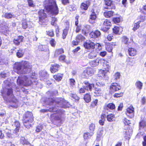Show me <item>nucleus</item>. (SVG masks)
Returning a JSON list of instances; mask_svg holds the SVG:
<instances>
[{"label":"nucleus","mask_w":146,"mask_h":146,"mask_svg":"<svg viewBox=\"0 0 146 146\" xmlns=\"http://www.w3.org/2000/svg\"><path fill=\"white\" fill-rule=\"evenodd\" d=\"M4 84L6 86L5 89H4L3 92H2L3 98L5 100L9 101V108H17L19 106V104L13 94L11 88L12 86L11 84V83H9L8 80H6L4 82Z\"/></svg>","instance_id":"obj_1"},{"label":"nucleus","mask_w":146,"mask_h":146,"mask_svg":"<svg viewBox=\"0 0 146 146\" xmlns=\"http://www.w3.org/2000/svg\"><path fill=\"white\" fill-rule=\"evenodd\" d=\"M63 102V104L60 105L59 106L62 107L64 108H66L68 107V103L64 99L62 98L55 99L54 98H49L48 100L46 102V103L50 106H52V108H50L48 109L45 110L42 109L40 110V111L42 112H45L48 111L52 112H55L58 111V109L56 106V104L57 103Z\"/></svg>","instance_id":"obj_2"},{"label":"nucleus","mask_w":146,"mask_h":146,"mask_svg":"<svg viewBox=\"0 0 146 146\" xmlns=\"http://www.w3.org/2000/svg\"><path fill=\"white\" fill-rule=\"evenodd\" d=\"M36 79L35 73H33L31 77L23 75L18 77L17 80V84L20 88H22L24 86H30L33 82H35Z\"/></svg>","instance_id":"obj_3"},{"label":"nucleus","mask_w":146,"mask_h":146,"mask_svg":"<svg viewBox=\"0 0 146 146\" xmlns=\"http://www.w3.org/2000/svg\"><path fill=\"white\" fill-rule=\"evenodd\" d=\"M31 67L28 61H25L21 63L16 64L13 68L15 72L19 74H21L29 72L31 70Z\"/></svg>","instance_id":"obj_4"},{"label":"nucleus","mask_w":146,"mask_h":146,"mask_svg":"<svg viewBox=\"0 0 146 146\" xmlns=\"http://www.w3.org/2000/svg\"><path fill=\"white\" fill-rule=\"evenodd\" d=\"M44 3L47 4L45 9L47 12L55 15L58 14V10L54 0H46Z\"/></svg>","instance_id":"obj_5"},{"label":"nucleus","mask_w":146,"mask_h":146,"mask_svg":"<svg viewBox=\"0 0 146 146\" xmlns=\"http://www.w3.org/2000/svg\"><path fill=\"white\" fill-rule=\"evenodd\" d=\"M33 121L32 113L30 112H27L23 117V123L25 126L27 128L31 126V123Z\"/></svg>","instance_id":"obj_6"},{"label":"nucleus","mask_w":146,"mask_h":146,"mask_svg":"<svg viewBox=\"0 0 146 146\" xmlns=\"http://www.w3.org/2000/svg\"><path fill=\"white\" fill-rule=\"evenodd\" d=\"M44 10H41L38 13L39 16V23L40 24H46L48 21L46 14L44 13Z\"/></svg>","instance_id":"obj_7"},{"label":"nucleus","mask_w":146,"mask_h":146,"mask_svg":"<svg viewBox=\"0 0 146 146\" xmlns=\"http://www.w3.org/2000/svg\"><path fill=\"white\" fill-rule=\"evenodd\" d=\"M63 103H60V102H58V103H57L56 104V108H58V111L56 112H57V113H58V115L56 114H53L51 115V117H54V119L56 120H60L61 118V114L62 113V112H61V110H60V109H59V108H62V107H60L59 106L61 104H63Z\"/></svg>","instance_id":"obj_8"},{"label":"nucleus","mask_w":146,"mask_h":146,"mask_svg":"<svg viewBox=\"0 0 146 146\" xmlns=\"http://www.w3.org/2000/svg\"><path fill=\"white\" fill-rule=\"evenodd\" d=\"M139 133L137 134L138 135H142L145 131L146 127V121L145 120H142L139 124Z\"/></svg>","instance_id":"obj_9"},{"label":"nucleus","mask_w":146,"mask_h":146,"mask_svg":"<svg viewBox=\"0 0 146 146\" xmlns=\"http://www.w3.org/2000/svg\"><path fill=\"white\" fill-rule=\"evenodd\" d=\"M121 89V86L117 83H113L110 86V92L112 94L115 91L120 90Z\"/></svg>","instance_id":"obj_10"},{"label":"nucleus","mask_w":146,"mask_h":146,"mask_svg":"<svg viewBox=\"0 0 146 146\" xmlns=\"http://www.w3.org/2000/svg\"><path fill=\"white\" fill-rule=\"evenodd\" d=\"M95 44L90 40H87L84 43V46L85 48L87 49H94Z\"/></svg>","instance_id":"obj_11"},{"label":"nucleus","mask_w":146,"mask_h":146,"mask_svg":"<svg viewBox=\"0 0 146 146\" xmlns=\"http://www.w3.org/2000/svg\"><path fill=\"white\" fill-rule=\"evenodd\" d=\"M111 23L110 21L107 19L105 20L103 25L102 27V30L104 32L107 31L109 29V26H110Z\"/></svg>","instance_id":"obj_12"},{"label":"nucleus","mask_w":146,"mask_h":146,"mask_svg":"<svg viewBox=\"0 0 146 146\" xmlns=\"http://www.w3.org/2000/svg\"><path fill=\"white\" fill-rule=\"evenodd\" d=\"M127 115L130 118L133 117L134 113V109L132 106H130L125 111Z\"/></svg>","instance_id":"obj_13"},{"label":"nucleus","mask_w":146,"mask_h":146,"mask_svg":"<svg viewBox=\"0 0 146 146\" xmlns=\"http://www.w3.org/2000/svg\"><path fill=\"white\" fill-rule=\"evenodd\" d=\"M100 61L101 63L104 64L103 65L104 69V70L107 72H109L110 69V66L109 65V63L104 59H101Z\"/></svg>","instance_id":"obj_14"},{"label":"nucleus","mask_w":146,"mask_h":146,"mask_svg":"<svg viewBox=\"0 0 146 146\" xmlns=\"http://www.w3.org/2000/svg\"><path fill=\"white\" fill-rule=\"evenodd\" d=\"M104 8L107 9H115V7L112 4V1L110 0H105Z\"/></svg>","instance_id":"obj_15"},{"label":"nucleus","mask_w":146,"mask_h":146,"mask_svg":"<svg viewBox=\"0 0 146 146\" xmlns=\"http://www.w3.org/2000/svg\"><path fill=\"white\" fill-rule=\"evenodd\" d=\"M90 14L89 21L90 23H92L94 22V21L97 18V15L94 10L93 9L91 11Z\"/></svg>","instance_id":"obj_16"},{"label":"nucleus","mask_w":146,"mask_h":146,"mask_svg":"<svg viewBox=\"0 0 146 146\" xmlns=\"http://www.w3.org/2000/svg\"><path fill=\"white\" fill-rule=\"evenodd\" d=\"M84 88L85 90H89L91 91L92 88L94 87V84H90L88 82L85 81L84 82Z\"/></svg>","instance_id":"obj_17"},{"label":"nucleus","mask_w":146,"mask_h":146,"mask_svg":"<svg viewBox=\"0 0 146 146\" xmlns=\"http://www.w3.org/2000/svg\"><path fill=\"white\" fill-rule=\"evenodd\" d=\"M132 133V130L131 129L125 130L123 132V135L124 137H125L126 139H127L128 138H129L128 136H130L131 135Z\"/></svg>","instance_id":"obj_18"},{"label":"nucleus","mask_w":146,"mask_h":146,"mask_svg":"<svg viewBox=\"0 0 146 146\" xmlns=\"http://www.w3.org/2000/svg\"><path fill=\"white\" fill-rule=\"evenodd\" d=\"M31 27V23L29 21H27L25 20L23 21L22 27L24 29L28 28H30Z\"/></svg>","instance_id":"obj_19"},{"label":"nucleus","mask_w":146,"mask_h":146,"mask_svg":"<svg viewBox=\"0 0 146 146\" xmlns=\"http://www.w3.org/2000/svg\"><path fill=\"white\" fill-rule=\"evenodd\" d=\"M20 125V123L19 121L15 120L14 121V122L13 124H12V126L15 127L14 131V133L15 134H17L19 132Z\"/></svg>","instance_id":"obj_20"},{"label":"nucleus","mask_w":146,"mask_h":146,"mask_svg":"<svg viewBox=\"0 0 146 146\" xmlns=\"http://www.w3.org/2000/svg\"><path fill=\"white\" fill-rule=\"evenodd\" d=\"M100 32L98 31H96L94 32H92L90 33V37L93 38L99 37L100 35Z\"/></svg>","instance_id":"obj_21"},{"label":"nucleus","mask_w":146,"mask_h":146,"mask_svg":"<svg viewBox=\"0 0 146 146\" xmlns=\"http://www.w3.org/2000/svg\"><path fill=\"white\" fill-rule=\"evenodd\" d=\"M59 69V66L56 64H54L52 65L50 68V71L52 73H54L57 71Z\"/></svg>","instance_id":"obj_22"},{"label":"nucleus","mask_w":146,"mask_h":146,"mask_svg":"<svg viewBox=\"0 0 146 146\" xmlns=\"http://www.w3.org/2000/svg\"><path fill=\"white\" fill-rule=\"evenodd\" d=\"M97 54V52L96 50L92 51L88 55V57L90 59H93L96 57Z\"/></svg>","instance_id":"obj_23"},{"label":"nucleus","mask_w":146,"mask_h":146,"mask_svg":"<svg viewBox=\"0 0 146 146\" xmlns=\"http://www.w3.org/2000/svg\"><path fill=\"white\" fill-rule=\"evenodd\" d=\"M128 52L129 55L131 56H133L136 55L137 50L134 48H129L128 49Z\"/></svg>","instance_id":"obj_24"},{"label":"nucleus","mask_w":146,"mask_h":146,"mask_svg":"<svg viewBox=\"0 0 146 146\" xmlns=\"http://www.w3.org/2000/svg\"><path fill=\"white\" fill-rule=\"evenodd\" d=\"M113 31L114 33L115 34H119L122 31V28L117 26L113 28Z\"/></svg>","instance_id":"obj_25"},{"label":"nucleus","mask_w":146,"mask_h":146,"mask_svg":"<svg viewBox=\"0 0 146 146\" xmlns=\"http://www.w3.org/2000/svg\"><path fill=\"white\" fill-rule=\"evenodd\" d=\"M90 4V2L89 1H87L86 3H82L81 5V7L82 9L87 10L88 7Z\"/></svg>","instance_id":"obj_26"},{"label":"nucleus","mask_w":146,"mask_h":146,"mask_svg":"<svg viewBox=\"0 0 146 146\" xmlns=\"http://www.w3.org/2000/svg\"><path fill=\"white\" fill-rule=\"evenodd\" d=\"M23 37L22 36H19L17 39H15L14 40V43L16 45H18L20 42L23 41Z\"/></svg>","instance_id":"obj_27"},{"label":"nucleus","mask_w":146,"mask_h":146,"mask_svg":"<svg viewBox=\"0 0 146 146\" xmlns=\"http://www.w3.org/2000/svg\"><path fill=\"white\" fill-rule=\"evenodd\" d=\"M114 14V12L112 11H107L104 13V15L107 18L110 17L112 16Z\"/></svg>","instance_id":"obj_28"},{"label":"nucleus","mask_w":146,"mask_h":146,"mask_svg":"<svg viewBox=\"0 0 146 146\" xmlns=\"http://www.w3.org/2000/svg\"><path fill=\"white\" fill-rule=\"evenodd\" d=\"M24 53V52L23 49H19L17 52L16 55L19 58H22L23 57Z\"/></svg>","instance_id":"obj_29"},{"label":"nucleus","mask_w":146,"mask_h":146,"mask_svg":"<svg viewBox=\"0 0 146 146\" xmlns=\"http://www.w3.org/2000/svg\"><path fill=\"white\" fill-rule=\"evenodd\" d=\"M107 72L104 70L100 69L99 70L98 75L99 77H101L102 78L104 77Z\"/></svg>","instance_id":"obj_30"},{"label":"nucleus","mask_w":146,"mask_h":146,"mask_svg":"<svg viewBox=\"0 0 146 146\" xmlns=\"http://www.w3.org/2000/svg\"><path fill=\"white\" fill-rule=\"evenodd\" d=\"M120 73L118 72H116L114 74L112 80L113 82L116 81L120 78Z\"/></svg>","instance_id":"obj_31"},{"label":"nucleus","mask_w":146,"mask_h":146,"mask_svg":"<svg viewBox=\"0 0 146 146\" xmlns=\"http://www.w3.org/2000/svg\"><path fill=\"white\" fill-rule=\"evenodd\" d=\"M141 21H135L134 24V26L133 29L134 31H135L137 30L139 27V24H140Z\"/></svg>","instance_id":"obj_32"},{"label":"nucleus","mask_w":146,"mask_h":146,"mask_svg":"<svg viewBox=\"0 0 146 146\" xmlns=\"http://www.w3.org/2000/svg\"><path fill=\"white\" fill-rule=\"evenodd\" d=\"M62 74H58L53 76V78L57 81H59L61 80L62 78Z\"/></svg>","instance_id":"obj_33"},{"label":"nucleus","mask_w":146,"mask_h":146,"mask_svg":"<svg viewBox=\"0 0 146 146\" xmlns=\"http://www.w3.org/2000/svg\"><path fill=\"white\" fill-rule=\"evenodd\" d=\"M135 86L137 88L141 90L142 89L143 83L140 81H137L135 83Z\"/></svg>","instance_id":"obj_34"},{"label":"nucleus","mask_w":146,"mask_h":146,"mask_svg":"<svg viewBox=\"0 0 146 146\" xmlns=\"http://www.w3.org/2000/svg\"><path fill=\"white\" fill-rule=\"evenodd\" d=\"M93 134V132L85 133L84 135V138L85 139H88L90 138Z\"/></svg>","instance_id":"obj_35"},{"label":"nucleus","mask_w":146,"mask_h":146,"mask_svg":"<svg viewBox=\"0 0 146 146\" xmlns=\"http://www.w3.org/2000/svg\"><path fill=\"white\" fill-rule=\"evenodd\" d=\"M84 99L86 102H89L91 100L90 95L88 94H86L84 96Z\"/></svg>","instance_id":"obj_36"},{"label":"nucleus","mask_w":146,"mask_h":146,"mask_svg":"<svg viewBox=\"0 0 146 146\" xmlns=\"http://www.w3.org/2000/svg\"><path fill=\"white\" fill-rule=\"evenodd\" d=\"M94 93L95 96H100L102 94V91L100 88H96L95 89Z\"/></svg>","instance_id":"obj_37"},{"label":"nucleus","mask_w":146,"mask_h":146,"mask_svg":"<svg viewBox=\"0 0 146 146\" xmlns=\"http://www.w3.org/2000/svg\"><path fill=\"white\" fill-rule=\"evenodd\" d=\"M115 106L113 103L108 104L106 107V109L108 110L109 109L113 110L115 109Z\"/></svg>","instance_id":"obj_38"},{"label":"nucleus","mask_w":146,"mask_h":146,"mask_svg":"<svg viewBox=\"0 0 146 146\" xmlns=\"http://www.w3.org/2000/svg\"><path fill=\"white\" fill-rule=\"evenodd\" d=\"M114 115L111 114L108 115L107 116V119L108 121L110 122H111L113 120Z\"/></svg>","instance_id":"obj_39"},{"label":"nucleus","mask_w":146,"mask_h":146,"mask_svg":"<svg viewBox=\"0 0 146 146\" xmlns=\"http://www.w3.org/2000/svg\"><path fill=\"white\" fill-rule=\"evenodd\" d=\"M64 52L62 48L56 50L55 53V56H58L59 54L63 53Z\"/></svg>","instance_id":"obj_40"},{"label":"nucleus","mask_w":146,"mask_h":146,"mask_svg":"<svg viewBox=\"0 0 146 146\" xmlns=\"http://www.w3.org/2000/svg\"><path fill=\"white\" fill-rule=\"evenodd\" d=\"M21 143L23 145L30 144L29 142L25 139V138L23 137H21L20 140Z\"/></svg>","instance_id":"obj_41"},{"label":"nucleus","mask_w":146,"mask_h":146,"mask_svg":"<svg viewBox=\"0 0 146 146\" xmlns=\"http://www.w3.org/2000/svg\"><path fill=\"white\" fill-rule=\"evenodd\" d=\"M90 27L89 25H86L84 26V29H82L83 32H84V33L88 32V31L90 30Z\"/></svg>","instance_id":"obj_42"},{"label":"nucleus","mask_w":146,"mask_h":146,"mask_svg":"<svg viewBox=\"0 0 146 146\" xmlns=\"http://www.w3.org/2000/svg\"><path fill=\"white\" fill-rule=\"evenodd\" d=\"M99 60L98 59H97L95 60L92 61L91 62V64L93 66H95L98 65L99 63Z\"/></svg>","instance_id":"obj_43"},{"label":"nucleus","mask_w":146,"mask_h":146,"mask_svg":"<svg viewBox=\"0 0 146 146\" xmlns=\"http://www.w3.org/2000/svg\"><path fill=\"white\" fill-rule=\"evenodd\" d=\"M0 27L1 28V31L2 33H6L7 32V27L4 25V27H3V25H0Z\"/></svg>","instance_id":"obj_44"},{"label":"nucleus","mask_w":146,"mask_h":146,"mask_svg":"<svg viewBox=\"0 0 146 146\" xmlns=\"http://www.w3.org/2000/svg\"><path fill=\"white\" fill-rule=\"evenodd\" d=\"M128 40L129 39L125 36H124L122 38V42L125 44H129Z\"/></svg>","instance_id":"obj_45"},{"label":"nucleus","mask_w":146,"mask_h":146,"mask_svg":"<svg viewBox=\"0 0 146 146\" xmlns=\"http://www.w3.org/2000/svg\"><path fill=\"white\" fill-rule=\"evenodd\" d=\"M11 131L10 130L6 129L5 132L6 133L7 136L9 138H13V135L10 133Z\"/></svg>","instance_id":"obj_46"},{"label":"nucleus","mask_w":146,"mask_h":146,"mask_svg":"<svg viewBox=\"0 0 146 146\" xmlns=\"http://www.w3.org/2000/svg\"><path fill=\"white\" fill-rule=\"evenodd\" d=\"M88 76V74L87 73V70L86 69L84 70V72L82 73L81 76L82 78H87Z\"/></svg>","instance_id":"obj_47"},{"label":"nucleus","mask_w":146,"mask_h":146,"mask_svg":"<svg viewBox=\"0 0 146 146\" xmlns=\"http://www.w3.org/2000/svg\"><path fill=\"white\" fill-rule=\"evenodd\" d=\"M14 15L11 14V13H6L4 15V17L7 19H10L13 17Z\"/></svg>","instance_id":"obj_48"},{"label":"nucleus","mask_w":146,"mask_h":146,"mask_svg":"<svg viewBox=\"0 0 146 146\" xmlns=\"http://www.w3.org/2000/svg\"><path fill=\"white\" fill-rule=\"evenodd\" d=\"M52 20L51 22V25L54 26H56V25L57 22L56 18L55 17H52Z\"/></svg>","instance_id":"obj_49"},{"label":"nucleus","mask_w":146,"mask_h":146,"mask_svg":"<svg viewBox=\"0 0 146 146\" xmlns=\"http://www.w3.org/2000/svg\"><path fill=\"white\" fill-rule=\"evenodd\" d=\"M85 39V38L81 35H79L77 36L76 38V40L79 41L80 42V41H82Z\"/></svg>","instance_id":"obj_50"},{"label":"nucleus","mask_w":146,"mask_h":146,"mask_svg":"<svg viewBox=\"0 0 146 146\" xmlns=\"http://www.w3.org/2000/svg\"><path fill=\"white\" fill-rule=\"evenodd\" d=\"M40 79L41 80H43L44 79H46L48 77V75L47 73L45 72H43L42 75H41Z\"/></svg>","instance_id":"obj_51"},{"label":"nucleus","mask_w":146,"mask_h":146,"mask_svg":"<svg viewBox=\"0 0 146 146\" xmlns=\"http://www.w3.org/2000/svg\"><path fill=\"white\" fill-rule=\"evenodd\" d=\"M120 21V18L119 17L114 18H113V21L115 23H119Z\"/></svg>","instance_id":"obj_52"},{"label":"nucleus","mask_w":146,"mask_h":146,"mask_svg":"<svg viewBox=\"0 0 146 146\" xmlns=\"http://www.w3.org/2000/svg\"><path fill=\"white\" fill-rule=\"evenodd\" d=\"M42 129V126L39 125L36 127V132L38 133L41 131Z\"/></svg>","instance_id":"obj_53"},{"label":"nucleus","mask_w":146,"mask_h":146,"mask_svg":"<svg viewBox=\"0 0 146 146\" xmlns=\"http://www.w3.org/2000/svg\"><path fill=\"white\" fill-rule=\"evenodd\" d=\"M50 44L51 46L53 47H54L56 44V42L54 39L52 38L50 41Z\"/></svg>","instance_id":"obj_54"},{"label":"nucleus","mask_w":146,"mask_h":146,"mask_svg":"<svg viewBox=\"0 0 146 146\" xmlns=\"http://www.w3.org/2000/svg\"><path fill=\"white\" fill-rule=\"evenodd\" d=\"M68 30L67 29H64L63 31V39L65 38L66 36L67 35Z\"/></svg>","instance_id":"obj_55"},{"label":"nucleus","mask_w":146,"mask_h":146,"mask_svg":"<svg viewBox=\"0 0 146 146\" xmlns=\"http://www.w3.org/2000/svg\"><path fill=\"white\" fill-rule=\"evenodd\" d=\"M98 100L97 99H95L92 102L91 104L92 106L93 107L96 106L97 105Z\"/></svg>","instance_id":"obj_56"},{"label":"nucleus","mask_w":146,"mask_h":146,"mask_svg":"<svg viewBox=\"0 0 146 146\" xmlns=\"http://www.w3.org/2000/svg\"><path fill=\"white\" fill-rule=\"evenodd\" d=\"M123 94V92H121L119 93H115L114 94L113 96L115 97L118 98L122 96Z\"/></svg>","instance_id":"obj_57"},{"label":"nucleus","mask_w":146,"mask_h":146,"mask_svg":"<svg viewBox=\"0 0 146 146\" xmlns=\"http://www.w3.org/2000/svg\"><path fill=\"white\" fill-rule=\"evenodd\" d=\"M87 70V73L88 76H91V75L93 73L92 69L91 68H89L86 69Z\"/></svg>","instance_id":"obj_58"},{"label":"nucleus","mask_w":146,"mask_h":146,"mask_svg":"<svg viewBox=\"0 0 146 146\" xmlns=\"http://www.w3.org/2000/svg\"><path fill=\"white\" fill-rule=\"evenodd\" d=\"M81 29V27L80 26H76L75 31L76 33H78Z\"/></svg>","instance_id":"obj_59"},{"label":"nucleus","mask_w":146,"mask_h":146,"mask_svg":"<svg viewBox=\"0 0 146 146\" xmlns=\"http://www.w3.org/2000/svg\"><path fill=\"white\" fill-rule=\"evenodd\" d=\"M75 80L72 79H71L70 80V84L71 86H73L75 85Z\"/></svg>","instance_id":"obj_60"},{"label":"nucleus","mask_w":146,"mask_h":146,"mask_svg":"<svg viewBox=\"0 0 146 146\" xmlns=\"http://www.w3.org/2000/svg\"><path fill=\"white\" fill-rule=\"evenodd\" d=\"M95 125L93 123L91 124L90 126V129L92 131H93L95 128Z\"/></svg>","instance_id":"obj_61"},{"label":"nucleus","mask_w":146,"mask_h":146,"mask_svg":"<svg viewBox=\"0 0 146 146\" xmlns=\"http://www.w3.org/2000/svg\"><path fill=\"white\" fill-rule=\"evenodd\" d=\"M47 35L50 36H54V33L52 30L47 32Z\"/></svg>","instance_id":"obj_62"},{"label":"nucleus","mask_w":146,"mask_h":146,"mask_svg":"<svg viewBox=\"0 0 146 146\" xmlns=\"http://www.w3.org/2000/svg\"><path fill=\"white\" fill-rule=\"evenodd\" d=\"M123 122L125 125H129L130 124V121L125 118L124 119Z\"/></svg>","instance_id":"obj_63"},{"label":"nucleus","mask_w":146,"mask_h":146,"mask_svg":"<svg viewBox=\"0 0 146 146\" xmlns=\"http://www.w3.org/2000/svg\"><path fill=\"white\" fill-rule=\"evenodd\" d=\"M28 2L29 5V6L33 7L34 4L33 3V1L32 0H28Z\"/></svg>","instance_id":"obj_64"}]
</instances>
